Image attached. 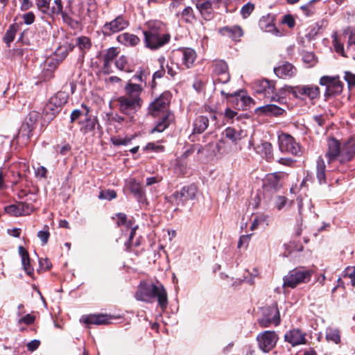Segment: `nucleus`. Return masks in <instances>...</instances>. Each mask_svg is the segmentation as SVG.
<instances>
[{"label": "nucleus", "mask_w": 355, "mask_h": 355, "mask_svg": "<svg viewBox=\"0 0 355 355\" xmlns=\"http://www.w3.org/2000/svg\"><path fill=\"white\" fill-rule=\"evenodd\" d=\"M196 187L191 184L184 187L180 191L175 192L171 197L178 205H183L187 201L193 200L196 198Z\"/></svg>", "instance_id": "obj_17"}, {"label": "nucleus", "mask_w": 355, "mask_h": 355, "mask_svg": "<svg viewBox=\"0 0 355 355\" xmlns=\"http://www.w3.org/2000/svg\"><path fill=\"white\" fill-rule=\"evenodd\" d=\"M250 239V235H242L240 236L239 242H238V248H241L243 247L244 244L248 245Z\"/></svg>", "instance_id": "obj_62"}, {"label": "nucleus", "mask_w": 355, "mask_h": 355, "mask_svg": "<svg viewBox=\"0 0 355 355\" xmlns=\"http://www.w3.org/2000/svg\"><path fill=\"white\" fill-rule=\"evenodd\" d=\"M119 51L116 47L109 48L103 56V60L112 62L117 56Z\"/></svg>", "instance_id": "obj_51"}, {"label": "nucleus", "mask_w": 355, "mask_h": 355, "mask_svg": "<svg viewBox=\"0 0 355 355\" xmlns=\"http://www.w3.org/2000/svg\"><path fill=\"white\" fill-rule=\"evenodd\" d=\"M280 323V315L277 303L262 308L261 316L258 319V324L262 328L272 324L277 326Z\"/></svg>", "instance_id": "obj_7"}, {"label": "nucleus", "mask_w": 355, "mask_h": 355, "mask_svg": "<svg viewBox=\"0 0 355 355\" xmlns=\"http://www.w3.org/2000/svg\"><path fill=\"white\" fill-rule=\"evenodd\" d=\"M241 103L238 105L239 110H244L250 107L251 105L254 104V101L249 96L245 94V92L242 90V94L240 97Z\"/></svg>", "instance_id": "obj_38"}, {"label": "nucleus", "mask_w": 355, "mask_h": 355, "mask_svg": "<svg viewBox=\"0 0 355 355\" xmlns=\"http://www.w3.org/2000/svg\"><path fill=\"white\" fill-rule=\"evenodd\" d=\"M80 132L83 135H87L93 132L95 130L96 125L98 124V120L95 117L86 116V119L80 121Z\"/></svg>", "instance_id": "obj_30"}, {"label": "nucleus", "mask_w": 355, "mask_h": 355, "mask_svg": "<svg viewBox=\"0 0 355 355\" xmlns=\"http://www.w3.org/2000/svg\"><path fill=\"white\" fill-rule=\"evenodd\" d=\"M274 72L279 78H291L293 77L296 73V68L289 62H285L283 64L275 67Z\"/></svg>", "instance_id": "obj_21"}, {"label": "nucleus", "mask_w": 355, "mask_h": 355, "mask_svg": "<svg viewBox=\"0 0 355 355\" xmlns=\"http://www.w3.org/2000/svg\"><path fill=\"white\" fill-rule=\"evenodd\" d=\"M137 299L142 301H147L150 297H157L158 304L164 309L168 304L166 291L162 284H152L144 288H139L137 293Z\"/></svg>", "instance_id": "obj_3"}, {"label": "nucleus", "mask_w": 355, "mask_h": 355, "mask_svg": "<svg viewBox=\"0 0 355 355\" xmlns=\"http://www.w3.org/2000/svg\"><path fill=\"white\" fill-rule=\"evenodd\" d=\"M40 117V113L36 111H31L26 117L25 122L22 125L23 128H27L28 132H31Z\"/></svg>", "instance_id": "obj_35"}, {"label": "nucleus", "mask_w": 355, "mask_h": 355, "mask_svg": "<svg viewBox=\"0 0 355 355\" xmlns=\"http://www.w3.org/2000/svg\"><path fill=\"white\" fill-rule=\"evenodd\" d=\"M313 274V270L306 269L305 267L295 268L284 277L283 286L295 288L300 284H306L310 282Z\"/></svg>", "instance_id": "obj_4"}, {"label": "nucleus", "mask_w": 355, "mask_h": 355, "mask_svg": "<svg viewBox=\"0 0 355 355\" xmlns=\"http://www.w3.org/2000/svg\"><path fill=\"white\" fill-rule=\"evenodd\" d=\"M110 316L104 314L89 315L82 318L85 324H107L110 323Z\"/></svg>", "instance_id": "obj_28"}, {"label": "nucleus", "mask_w": 355, "mask_h": 355, "mask_svg": "<svg viewBox=\"0 0 355 355\" xmlns=\"http://www.w3.org/2000/svg\"><path fill=\"white\" fill-rule=\"evenodd\" d=\"M287 199L284 196H278L275 200V207L278 210L282 209L286 205Z\"/></svg>", "instance_id": "obj_57"}, {"label": "nucleus", "mask_w": 355, "mask_h": 355, "mask_svg": "<svg viewBox=\"0 0 355 355\" xmlns=\"http://www.w3.org/2000/svg\"><path fill=\"white\" fill-rule=\"evenodd\" d=\"M115 66L117 69L126 72H130V70L128 69V60L125 56H120L115 62Z\"/></svg>", "instance_id": "obj_47"}, {"label": "nucleus", "mask_w": 355, "mask_h": 355, "mask_svg": "<svg viewBox=\"0 0 355 355\" xmlns=\"http://www.w3.org/2000/svg\"><path fill=\"white\" fill-rule=\"evenodd\" d=\"M326 339L328 341H331L335 344H338L340 342V331L337 329L328 328L326 331Z\"/></svg>", "instance_id": "obj_37"}, {"label": "nucleus", "mask_w": 355, "mask_h": 355, "mask_svg": "<svg viewBox=\"0 0 355 355\" xmlns=\"http://www.w3.org/2000/svg\"><path fill=\"white\" fill-rule=\"evenodd\" d=\"M128 187L139 202L144 200L145 194L141 184L135 179H130L128 182Z\"/></svg>", "instance_id": "obj_29"}, {"label": "nucleus", "mask_w": 355, "mask_h": 355, "mask_svg": "<svg viewBox=\"0 0 355 355\" xmlns=\"http://www.w3.org/2000/svg\"><path fill=\"white\" fill-rule=\"evenodd\" d=\"M286 92L291 94L294 98L299 99L309 98L311 101L320 96V89L315 85H300L297 86H285Z\"/></svg>", "instance_id": "obj_6"}, {"label": "nucleus", "mask_w": 355, "mask_h": 355, "mask_svg": "<svg viewBox=\"0 0 355 355\" xmlns=\"http://www.w3.org/2000/svg\"><path fill=\"white\" fill-rule=\"evenodd\" d=\"M320 84L327 86L325 92V96L327 98L340 94L344 86L343 83L338 79V77L327 76H324L320 78Z\"/></svg>", "instance_id": "obj_11"}, {"label": "nucleus", "mask_w": 355, "mask_h": 355, "mask_svg": "<svg viewBox=\"0 0 355 355\" xmlns=\"http://www.w3.org/2000/svg\"><path fill=\"white\" fill-rule=\"evenodd\" d=\"M333 46L336 53L343 57L355 60V31L352 32L349 36L346 49H344L343 44L340 42L336 35L334 36Z\"/></svg>", "instance_id": "obj_10"}, {"label": "nucleus", "mask_w": 355, "mask_h": 355, "mask_svg": "<svg viewBox=\"0 0 355 355\" xmlns=\"http://www.w3.org/2000/svg\"><path fill=\"white\" fill-rule=\"evenodd\" d=\"M196 56V53L193 49L180 48L173 52V59L176 61L180 60L182 66L189 69L193 66Z\"/></svg>", "instance_id": "obj_13"}, {"label": "nucleus", "mask_w": 355, "mask_h": 355, "mask_svg": "<svg viewBox=\"0 0 355 355\" xmlns=\"http://www.w3.org/2000/svg\"><path fill=\"white\" fill-rule=\"evenodd\" d=\"M181 17L185 22L192 23L195 19V16L191 7H186L181 13Z\"/></svg>", "instance_id": "obj_41"}, {"label": "nucleus", "mask_w": 355, "mask_h": 355, "mask_svg": "<svg viewBox=\"0 0 355 355\" xmlns=\"http://www.w3.org/2000/svg\"><path fill=\"white\" fill-rule=\"evenodd\" d=\"M282 22L288 25L289 28H293L295 25V19L291 15H284L282 19Z\"/></svg>", "instance_id": "obj_60"}, {"label": "nucleus", "mask_w": 355, "mask_h": 355, "mask_svg": "<svg viewBox=\"0 0 355 355\" xmlns=\"http://www.w3.org/2000/svg\"><path fill=\"white\" fill-rule=\"evenodd\" d=\"M285 110L275 105L268 104L263 106L257 107L255 110V112L258 114H264L266 116H278L284 114Z\"/></svg>", "instance_id": "obj_25"}, {"label": "nucleus", "mask_w": 355, "mask_h": 355, "mask_svg": "<svg viewBox=\"0 0 355 355\" xmlns=\"http://www.w3.org/2000/svg\"><path fill=\"white\" fill-rule=\"evenodd\" d=\"M82 107L84 109V111H81L78 109L72 111V112L71 113V115H70V122L71 123L75 122L81 116H88V114L89 112V108L84 104H82Z\"/></svg>", "instance_id": "obj_39"}, {"label": "nucleus", "mask_w": 355, "mask_h": 355, "mask_svg": "<svg viewBox=\"0 0 355 355\" xmlns=\"http://www.w3.org/2000/svg\"><path fill=\"white\" fill-rule=\"evenodd\" d=\"M129 25L128 21L119 15L110 22H106L102 28L104 35L110 36L125 29Z\"/></svg>", "instance_id": "obj_16"}, {"label": "nucleus", "mask_w": 355, "mask_h": 355, "mask_svg": "<svg viewBox=\"0 0 355 355\" xmlns=\"http://www.w3.org/2000/svg\"><path fill=\"white\" fill-rule=\"evenodd\" d=\"M119 109L121 112L130 115L137 112L141 107L142 102L137 99H134L125 96H121L117 98Z\"/></svg>", "instance_id": "obj_15"}, {"label": "nucleus", "mask_w": 355, "mask_h": 355, "mask_svg": "<svg viewBox=\"0 0 355 355\" xmlns=\"http://www.w3.org/2000/svg\"><path fill=\"white\" fill-rule=\"evenodd\" d=\"M69 94L65 92L60 91L56 93L44 106V114L49 115V119H53L67 102Z\"/></svg>", "instance_id": "obj_8"}, {"label": "nucleus", "mask_w": 355, "mask_h": 355, "mask_svg": "<svg viewBox=\"0 0 355 355\" xmlns=\"http://www.w3.org/2000/svg\"><path fill=\"white\" fill-rule=\"evenodd\" d=\"M51 0H36V6L39 10L44 14H49V4Z\"/></svg>", "instance_id": "obj_44"}, {"label": "nucleus", "mask_w": 355, "mask_h": 355, "mask_svg": "<svg viewBox=\"0 0 355 355\" xmlns=\"http://www.w3.org/2000/svg\"><path fill=\"white\" fill-rule=\"evenodd\" d=\"M242 94V89L231 94V96L228 102L236 109L239 110L238 105L241 103L240 97Z\"/></svg>", "instance_id": "obj_43"}, {"label": "nucleus", "mask_w": 355, "mask_h": 355, "mask_svg": "<svg viewBox=\"0 0 355 355\" xmlns=\"http://www.w3.org/2000/svg\"><path fill=\"white\" fill-rule=\"evenodd\" d=\"M316 178L320 184L327 183L326 166L322 157H319L316 161Z\"/></svg>", "instance_id": "obj_32"}, {"label": "nucleus", "mask_w": 355, "mask_h": 355, "mask_svg": "<svg viewBox=\"0 0 355 355\" xmlns=\"http://www.w3.org/2000/svg\"><path fill=\"white\" fill-rule=\"evenodd\" d=\"M5 212L9 214L12 216H20V212L19 211V207L17 205H10L8 206H6L4 208Z\"/></svg>", "instance_id": "obj_53"}, {"label": "nucleus", "mask_w": 355, "mask_h": 355, "mask_svg": "<svg viewBox=\"0 0 355 355\" xmlns=\"http://www.w3.org/2000/svg\"><path fill=\"white\" fill-rule=\"evenodd\" d=\"M54 4L55 6H53L50 10L52 14L60 13L62 10V5L61 0H54Z\"/></svg>", "instance_id": "obj_58"}, {"label": "nucleus", "mask_w": 355, "mask_h": 355, "mask_svg": "<svg viewBox=\"0 0 355 355\" xmlns=\"http://www.w3.org/2000/svg\"><path fill=\"white\" fill-rule=\"evenodd\" d=\"M171 99V93L165 92L149 105V114L154 117L159 118L153 132H162L173 121L174 115L168 109Z\"/></svg>", "instance_id": "obj_1"}, {"label": "nucleus", "mask_w": 355, "mask_h": 355, "mask_svg": "<svg viewBox=\"0 0 355 355\" xmlns=\"http://www.w3.org/2000/svg\"><path fill=\"white\" fill-rule=\"evenodd\" d=\"M340 143L335 138L330 139L328 142V150L325 154L329 164L336 159H338L340 163Z\"/></svg>", "instance_id": "obj_19"}, {"label": "nucleus", "mask_w": 355, "mask_h": 355, "mask_svg": "<svg viewBox=\"0 0 355 355\" xmlns=\"http://www.w3.org/2000/svg\"><path fill=\"white\" fill-rule=\"evenodd\" d=\"M175 60H173L172 58L171 61V64H167L166 65V68H167V73L168 75H170L171 77H174L176 74H177V71H176V69H178L179 67H178V63H176V67L175 68L173 67V64H174V61Z\"/></svg>", "instance_id": "obj_56"}, {"label": "nucleus", "mask_w": 355, "mask_h": 355, "mask_svg": "<svg viewBox=\"0 0 355 355\" xmlns=\"http://www.w3.org/2000/svg\"><path fill=\"white\" fill-rule=\"evenodd\" d=\"M196 8L205 20H209L212 18L214 10L211 0H198L196 3Z\"/></svg>", "instance_id": "obj_26"}, {"label": "nucleus", "mask_w": 355, "mask_h": 355, "mask_svg": "<svg viewBox=\"0 0 355 355\" xmlns=\"http://www.w3.org/2000/svg\"><path fill=\"white\" fill-rule=\"evenodd\" d=\"M58 64V61L54 58H48L46 60L42 72V77L45 80H50L53 76V72Z\"/></svg>", "instance_id": "obj_27"}, {"label": "nucleus", "mask_w": 355, "mask_h": 355, "mask_svg": "<svg viewBox=\"0 0 355 355\" xmlns=\"http://www.w3.org/2000/svg\"><path fill=\"white\" fill-rule=\"evenodd\" d=\"M285 176L282 172L268 174L264 179V185L275 191L282 187L281 180Z\"/></svg>", "instance_id": "obj_22"}, {"label": "nucleus", "mask_w": 355, "mask_h": 355, "mask_svg": "<svg viewBox=\"0 0 355 355\" xmlns=\"http://www.w3.org/2000/svg\"><path fill=\"white\" fill-rule=\"evenodd\" d=\"M76 44L78 45L80 50L83 52V53H85L92 46L90 39L87 37H80L77 38Z\"/></svg>", "instance_id": "obj_40"}, {"label": "nucleus", "mask_w": 355, "mask_h": 355, "mask_svg": "<svg viewBox=\"0 0 355 355\" xmlns=\"http://www.w3.org/2000/svg\"><path fill=\"white\" fill-rule=\"evenodd\" d=\"M278 339V335L275 331H263L257 336L259 348L266 353L275 347Z\"/></svg>", "instance_id": "obj_9"}, {"label": "nucleus", "mask_w": 355, "mask_h": 355, "mask_svg": "<svg viewBox=\"0 0 355 355\" xmlns=\"http://www.w3.org/2000/svg\"><path fill=\"white\" fill-rule=\"evenodd\" d=\"M212 76L218 83L226 84L230 80L227 64L224 60H214L211 64Z\"/></svg>", "instance_id": "obj_14"}, {"label": "nucleus", "mask_w": 355, "mask_h": 355, "mask_svg": "<svg viewBox=\"0 0 355 355\" xmlns=\"http://www.w3.org/2000/svg\"><path fill=\"white\" fill-rule=\"evenodd\" d=\"M343 278L350 279L352 286H355V266H348L343 271Z\"/></svg>", "instance_id": "obj_42"}, {"label": "nucleus", "mask_w": 355, "mask_h": 355, "mask_svg": "<svg viewBox=\"0 0 355 355\" xmlns=\"http://www.w3.org/2000/svg\"><path fill=\"white\" fill-rule=\"evenodd\" d=\"M116 193L114 190L107 189L105 191H101L99 193L98 198L100 199H105L107 200H111L112 199L116 198Z\"/></svg>", "instance_id": "obj_49"}, {"label": "nucleus", "mask_w": 355, "mask_h": 355, "mask_svg": "<svg viewBox=\"0 0 355 355\" xmlns=\"http://www.w3.org/2000/svg\"><path fill=\"white\" fill-rule=\"evenodd\" d=\"M254 9V5L251 3H247L241 9V14L242 17L245 19L250 16Z\"/></svg>", "instance_id": "obj_50"}, {"label": "nucleus", "mask_w": 355, "mask_h": 355, "mask_svg": "<svg viewBox=\"0 0 355 355\" xmlns=\"http://www.w3.org/2000/svg\"><path fill=\"white\" fill-rule=\"evenodd\" d=\"M143 89L144 87L141 85L128 81L124 87V96L134 99H137L139 101L142 102L141 94L143 92Z\"/></svg>", "instance_id": "obj_24"}, {"label": "nucleus", "mask_w": 355, "mask_h": 355, "mask_svg": "<svg viewBox=\"0 0 355 355\" xmlns=\"http://www.w3.org/2000/svg\"><path fill=\"white\" fill-rule=\"evenodd\" d=\"M279 147L282 152L293 155H299L301 152L300 144L288 134L284 133L279 136Z\"/></svg>", "instance_id": "obj_12"}, {"label": "nucleus", "mask_w": 355, "mask_h": 355, "mask_svg": "<svg viewBox=\"0 0 355 355\" xmlns=\"http://www.w3.org/2000/svg\"><path fill=\"white\" fill-rule=\"evenodd\" d=\"M340 164H343L352 161L355 157V138L351 137L340 144Z\"/></svg>", "instance_id": "obj_18"}, {"label": "nucleus", "mask_w": 355, "mask_h": 355, "mask_svg": "<svg viewBox=\"0 0 355 355\" xmlns=\"http://www.w3.org/2000/svg\"><path fill=\"white\" fill-rule=\"evenodd\" d=\"M184 159L178 157L175 159V169L176 173L183 175L187 173V164Z\"/></svg>", "instance_id": "obj_45"}, {"label": "nucleus", "mask_w": 355, "mask_h": 355, "mask_svg": "<svg viewBox=\"0 0 355 355\" xmlns=\"http://www.w3.org/2000/svg\"><path fill=\"white\" fill-rule=\"evenodd\" d=\"M302 60L304 62L309 64L310 66H313L316 63L315 54L312 52L304 53Z\"/></svg>", "instance_id": "obj_52"}, {"label": "nucleus", "mask_w": 355, "mask_h": 355, "mask_svg": "<svg viewBox=\"0 0 355 355\" xmlns=\"http://www.w3.org/2000/svg\"><path fill=\"white\" fill-rule=\"evenodd\" d=\"M20 30V25L17 23L11 24L7 30L4 37L3 41L9 46L10 44L14 40L16 33Z\"/></svg>", "instance_id": "obj_36"}, {"label": "nucleus", "mask_w": 355, "mask_h": 355, "mask_svg": "<svg viewBox=\"0 0 355 355\" xmlns=\"http://www.w3.org/2000/svg\"><path fill=\"white\" fill-rule=\"evenodd\" d=\"M253 89L257 94L270 101H275L279 104H282L285 101V98L279 96L276 92L274 81L267 79L257 80L253 83Z\"/></svg>", "instance_id": "obj_5"}, {"label": "nucleus", "mask_w": 355, "mask_h": 355, "mask_svg": "<svg viewBox=\"0 0 355 355\" xmlns=\"http://www.w3.org/2000/svg\"><path fill=\"white\" fill-rule=\"evenodd\" d=\"M285 341L289 343L293 347L306 343V334L298 329H293L284 336Z\"/></svg>", "instance_id": "obj_20"}, {"label": "nucleus", "mask_w": 355, "mask_h": 355, "mask_svg": "<svg viewBox=\"0 0 355 355\" xmlns=\"http://www.w3.org/2000/svg\"><path fill=\"white\" fill-rule=\"evenodd\" d=\"M344 79L347 83L349 88L355 86V74L350 71H345Z\"/></svg>", "instance_id": "obj_54"}, {"label": "nucleus", "mask_w": 355, "mask_h": 355, "mask_svg": "<svg viewBox=\"0 0 355 355\" xmlns=\"http://www.w3.org/2000/svg\"><path fill=\"white\" fill-rule=\"evenodd\" d=\"M112 141L115 146H125L128 144L129 140L123 138H112Z\"/></svg>", "instance_id": "obj_63"}, {"label": "nucleus", "mask_w": 355, "mask_h": 355, "mask_svg": "<svg viewBox=\"0 0 355 355\" xmlns=\"http://www.w3.org/2000/svg\"><path fill=\"white\" fill-rule=\"evenodd\" d=\"M19 253L21 258V263L24 270L28 275L31 276L33 273V268L30 264L28 252L22 246H19Z\"/></svg>", "instance_id": "obj_33"}, {"label": "nucleus", "mask_w": 355, "mask_h": 355, "mask_svg": "<svg viewBox=\"0 0 355 355\" xmlns=\"http://www.w3.org/2000/svg\"><path fill=\"white\" fill-rule=\"evenodd\" d=\"M262 149L264 150L266 158H270L272 156V146L270 143L265 141L261 144Z\"/></svg>", "instance_id": "obj_55"}, {"label": "nucleus", "mask_w": 355, "mask_h": 355, "mask_svg": "<svg viewBox=\"0 0 355 355\" xmlns=\"http://www.w3.org/2000/svg\"><path fill=\"white\" fill-rule=\"evenodd\" d=\"M49 236H50V233L49 232V227L47 225L44 226L43 230L39 231L37 232V237L41 241L42 245H44L47 243Z\"/></svg>", "instance_id": "obj_48"}, {"label": "nucleus", "mask_w": 355, "mask_h": 355, "mask_svg": "<svg viewBox=\"0 0 355 355\" xmlns=\"http://www.w3.org/2000/svg\"><path fill=\"white\" fill-rule=\"evenodd\" d=\"M22 18L24 19V22L26 24L30 25L32 24L35 21V15L33 12H28L26 14H24Z\"/></svg>", "instance_id": "obj_59"}, {"label": "nucleus", "mask_w": 355, "mask_h": 355, "mask_svg": "<svg viewBox=\"0 0 355 355\" xmlns=\"http://www.w3.org/2000/svg\"><path fill=\"white\" fill-rule=\"evenodd\" d=\"M35 317L31 314H27L25 316L19 319V322H23L26 324H31L33 323Z\"/></svg>", "instance_id": "obj_61"}, {"label": "nucleus", "mask_w": 355, "mask_h": 355, "mask_svg": "<svg viewBox=\"0 0 355 355\" xmlns=\"http://www.w3.org/2000/svg\"><path fill=\"white\" fill-rule=\"evenodd\" d=\"M209 119L207 116H199L196 117L193 123V133L201 134L208 127Z\"/></svg>", "instance_id": "obj_34"}, {"label": "nucleus", "mask_w": 355, "mask_h": 355, "mask_svg": "<svg viewBox=\"0 0 355 355\" xmlns=\"http://www.w3.org/2000/svg\"><path fill=\"white\" fill-rule=\"evenodd\" d=\"M116 217L119 218L117 222V226H120L122 225H125L127 223V216L123 213H118L116 214Z\"/></svg>", "instance_id": "obj_64"}, {"label": "nucleus", "mask_w": 355, "mask_h": 355, "mask_svg": "<svg viewBox=\"0 0 355 355\" xmlns=\"http://www.w3.org/2000/svg\"><path fill=\"white\" fill-rule=\"evenodd\" d=\"M147 29L143 31L145 46L151 49L157 50L166 44L171 39L170 34L165 30V25L160 21H150L146 23Z\"/></svg>", "instance_id": "obj_2"}, {"label": "nucleus", "mask_w": 355, "mask_h": 355, "mask_svg": "<svg viewBox=\"0 0 355 355\" xmlns=\"http://www.w3.org/2000/svg\"><path fill=\"white\" fill-rule=\"evenodd\" d=\"M219 33L234 41L239 40L243 35L242 28L238 25L224 26L220 29Z\"/></svg>", "instance_id": "obj_23"}, {"label": "nucleus", "mask_w": 355, "mask_h": 355, "mask_svg": "<svg viewBox=\"0 0 355 355\" xmlns=\"http://www.w3.org/2000/svg\"><path fill=\"white\" fill-rule=\"evenodd\" d=\"M225 137L235 142L241 139V135L232 128H227L225 130Z\"/></svg>", "instance_id": "obj_46"}, {"label": "nucleus", "mask_w": 355, "mask_h": 355, "mask_svg": "<svg viewBox=\"0 0 355 355\" xmlns=\"http://www.w3.org/2000/svg\"><path fill=\"white\" fill-rule=\"evenodd\" d=\"M117 41L125 46H134L139 44L140 39L134 34L124 33L117 36Z\"/></svg>", "instance_id": "obj_31"}]
</instances>
